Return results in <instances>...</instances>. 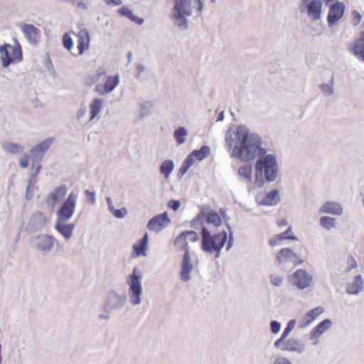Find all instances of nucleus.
I'll list each match as a JSON object with an SVG mask.
<instances>
[{
  "instance_id": "obj_59",
  "label": "nucleus",
  "mask_w": 364,
  "mask_h": 364,
  "mask_svg": "<svg viewBox=\"0 0 364 364\" xmlns=\"http://www.w3.org/2000/svg\"><path fill=\"white\" fill-rule=\"evenodd\" d=\"M37 181H38V176H36L35 173H31L30 176H28L27 183L36 186Z\"/></svg>"
},
{
  "instance_id": "obj_64",
  "label": "nucleus",
  "mask_w": 364,
  "mask_h": 364,
  "mask_svg": "<svg viewBox=\"0 0 364 364\" xmlns=\"http://www.w3.org/2000/svg\"><path fill=\"white\" fill-rule=\"evenodd\" d=\"M274 364H291L290 362L286 358H277Z\"/></svg>"
},
{
  "instance_id": "obj_39",
  "label": "nucleus",
  "mask_w": 364,
  "mask_h": 364,
  "mask_svg": "<svg viewBox=\"0 0 364 364\" xmlns=\"http://www.w3.org/2000/svg\"><path fill=\"white\" fill-rule=\"evenodd\" d=\"M152 105L150 102H145L140 105V119H143L144 117L148 116L151 113Z\"/></svg>"
},
{
  "instance_id": "obj_15",
  "label": "nucleus",
  "mask_w": 364,
  "mask_h": 364,
  "mask_svg": "<svg viewBox=\"0 0 364 364\" xmlns=\"http://www.w3.org/2000/svg\"><path fill=\"white\" fill-rule=\"evenodd\" d=\"M119 83V77L118 74L114 76L109 75L107 77L105 82L102 84H97L95 86V91L100 95H106L113 91Z\"/></svg>"
},
{
  "instance_id": "obj_1",
  "label": "nucleus",
  "mask_w": 364,
  "mask_h": 364,
  "mask_svg": "<svg viewBox=\"0 0 364 364\" xmlns=\"http://www.w3.org/2000/svg\"><path fill=\"white\" fill-rule=\"evenodd\" d=\"M236 136L237 141L232 154L233 156L243 161H250L266 153L265 149L260 146L259 141L247 132L237 131Z\"/></svg>"
},
{
  "instance_id": "obj_7",
  "label": "nucleus",
  "mask_w": 364,
  "mask_h": 364,
  "mask_svg": "<svg viewBox=\"0 0 364 364\" xmlns=\"http://www.w3.org/2000/svg\"><path fill=\"white\" fill-rule=\"evenodd\" d=\"M226 240L227 234L225 231L211 236L206 230V252L214 253V257H218Z\"/></svg>"
},
{
  "instance_id": "obj_60",
  "label": "nucleus",
  "mask_w": 364,
  "mask_h": 364,
  "mask_svg": "<svg viewBox=\"0 0 364 364\" xmlns=\"http://www.w3.org/2000/svg\"><path fill=\"white\" fill-rule=\"evenodd\" d=\"M107 73L104 68L100 67L95 71L96 81H97L101 76L105 75Z\"/></svg>"
},
{
  "instance_id": "obj_8",
  "label": "nucleus",
  "mask_w": 364,
  "mask_h": 364,
  "mask_svg": "<svg viewBox=\"0 0 364 364\" xmlns=\"http://www.w3.org/2000/svg\"><path fill=\"white\" fill-rule=\"evenodd\" d=\"M55 138L52 136L47 137L43 141L33 146L30 149V153L31 154V168L34 169V166H36V163L41 162L44 154L50 147L52 144L54 142Z\"/></svg>"
},
{
  "instance_id": "obj_32",
  "label": "nucleus",
  "mask_w": 364,
  "mask_h": 364,
  "mask_svg": "<svg viewBox=\"0 0 364 364\" xmlns=\"http://www.w3.org/2000/svg\"><path fill=\"white\" fill-rule=\"evenodd\" d=\"M174 162L171 159L164 161L159 167V171L166 178H168L174 169Z\"/></svg>"
},
{
  "instance_id": "obj_57",
  "label": "nucleus",
  "mask_w": 364,
  "mask_h": 364,
  "mask_svg": "<svg viewBox=\"0 0 364 364\" xmlns=\"http://www.w3.org/2000/svg\"><path fill=\"white\" fill-rule=\"evenodd\" d=\"M44 66L48 70H53L54 68L52 60L48 54L46 55Z\"/></svg>"
},
{
  "instance_id": "obj_18",
  "label": "nucleus",
  "mask_w": 364,
  "mask_h": 364,
  "mask_svg": "<svg viewBox=\"0 0 364 364\" xmlns=\"http://www.w3.org/2000/svg\"><path fill=\"white\" fill-rule=\"evenodd\" d=\"M193 269L191 255L188 250H186L183 254L181 269L180 272L181 279L183 282H188L191 279V272Z\"/></svg>"
},
{
  "instance_id": "obj_48",
  "label": "nucleus",
  "mask_w": 364,
  "mask_h": 364,
  "mask_svg": "<svg viewBox=\"0 0 364 364\" xmlns=\"http://www.w3.org/2000/svg\"><path fill=\"white\" fill-rule=\"evenodd\" d=\"M167 206L168 208L176 211L180 208L181 202L179 200L171 199L168 202Z\"/></svg>"
},
{
  "instance_id": "obj_2",
  "label": "nucleus",
  "mask_w": 364,
  "mask_h": 364,
  "mask_svg": "<svg viewBox=\"0 0 364 364\" xmlns=\"http://www.w3.org/2000/svg\"><path fill=\"white\" fill-rule=\"evenodd\" d=\"M278 173V166L276 157L272 154H264L259 156L255 164V175L254 183L262 186L264 179L273 181Z\"/></svg>"
},
{
  "instance_id": "obj_52",
  "label": "nucleus",
  "mask_w": 364,
  "mask_h": 364,
  "mask_svg": "<svg viewBox=\"0 0 364 364\" xmlns=\"http://www.w3.org/2000/svg\"><path fill=\"white\" fill-rule=\"evenodd\" d=\"M270 282L274 286H279L282 282V278L277 274H272Z\"/></svg>"
},
{
  "instance_id": "obj_51",
  "label": "nucleus",
  "mask_w": 364,
  "mask_h": 364,
  "mask_svg": "<svg viewBox=\"0 0 364 364\" xmlns=\"http://www.w3.org/2000/svg\"><path fill=\"white\" fill-rule=\"evenodd\" d=\"M294 325H295V321L294 320H291L287 327L285 328V329L284 330L283 333H282V336L283 338H286L288 334L289 333V332L293 329V328L294 327Z\"/></svg>"
},
{
  "instance_id": "obj_62",
  "label": "nucleus",
  "mask_w": 364,
  "mask_h": 364,
  "mask_svg": "<svg viewBox=\"0 0 364 364\" xmlns=\"http://www.w3.org/2000/svg\"><path fill=\"white\" fill-rule=\"evenodd\" d=\"M42 168V166L41 162L36 163V166H34V169H31V173H35L36 176H38Z\"/></svg>"
},
{
  "instance_id": "obj_16",
  "label": "nucleus",
  "mask_w": 364,
  "mask_h": 364,
  "mask_svg": "<svg viewBox=\"0 0 364 364\" xmlns=\"http://www.w3.org/2000/svg\"><path fill=\"white\" fill-rule=\"evenodd\" d=\"M345 5L343 3L337 1L333 4L328 11V23L329 26H333L335 24L338 20H340L344 13Z\"/></svg>"
},
{
  "instance_id": "obj_3",
  "label": "nucleus",
  "mask_w": 364,
  "mask_h": 364,
  "mask_svg": "<svg viewBox=\"0 0 364 364\" xmlns=\"http://www.w3.org/2000/svg\"><path fill=\"white\" fill-rule=\"evenodd\" d=\"M191 4V0H175L171 16L174 25L181 30L184 31L188 28L187 17L192 15Z\"/></svg>"
},
{
  "instance_id": "obj_54",
  "label": "nucleus",
  "mask_w": 364,
  "mask_h": 364,
  "mask_svg": "<svg viewBox=\"0 0 364 364\" xmlns=\"http://www.w3.org/2000/svg\"><path fill=\"white\" fill-rule=\"evenodd\" d=\"M282 241L280 235H275L269 240V244L270 246L274 247L280 245Z\"/></svg>"
},
{
  "instance_id": "obj_58",
  "label": "nucleus",
  "mask_w": 364,
  "mask_h": 364,
  "mask_svg": "<svg viewBox=\"0 0 364 364\" xmlns=\"http://www.w3.org/2000/svg\"><path fill=\"white\" fill-rule=\"evenodd\" d=\"M280 330V323L276 321L271 322V331L274 333H277Z\"/></svg>"
},
{
  "instance_id": "obj_28",
  "label": "nucleus",
  "mask_w": 364,
  "mask_h": 364,
  "mask_svg": "<svg viewBox=\"0 0 364 364\" xmlns=\"http://www.w3.org/2000/svg\"><path fill=\"white\" fill-rule=\"evenodd\" d=\"M352 51L364 61V31L360 32V37L354 41Z\"/></svg>"
},
{
  "instance_id": "obj_47",
  "label": "nucleus",
  "mask_w": 364,
  "mask_h": 364,
  "mask_svg": "<svg viewBox=\"0 0 364 364\" xmlns=\"http://www.w3.org/2000/svg\"><path fill=\"white\" fill-rule=\"evenodd\" d=\"M35 188V186L27 183L25 196V198L26 200H30L33 198Z\"/></svg>"
},
{
  "instance_id": "obj_37",
  "label": "nucleus",
  "mask_w": 364,
  "mask_h": 364,
  "mask_svg": "<svg viewBox=\"0 0 364 364\" xmlns=\"http://www.w3.org/2000/svg\"><path fill=\"white\" fill-rule=\"evenodd\" d=\"M174 243L176 245H178L181 247V250H185V251L188 249V242L187 238L186 237L184 231L181 232L175 239Z\"/></svg>"
},
{
  "instance_id": "obj_11",
  "label": "nucleus",
  "mask_w": 364,
  "mask_h": 364,
  "mask_svg": "<svg viewBox=\"0 0 364 364\" xmlns=\"http://www.w3.org/2000/svg\"><path fill=\"white\" fill-rule=\"evenodd\" d=\"M48 219L43 212L33 213L27 223L26 229L30 232L41 230L47 224Z\"/></svg>"
},
{
  "instance_id": "obj_36",
  "label": "nucleus",
  "mask_w": 364,
  "mask_h": 364,
  "mask_svg": "<svg viewBox=\"0 0 364 364\" xmlns=\"http://www.w3.org/2000/svg\"><path fill=\"white\" fill-rule=\"evenodd\" d=\"M206 222L211 223L215 226H219L221 224L222 220L220 215L214 211L209 212L206 215Z\"/></svg>"
},
{
  "instance_id": "obj_19",
  "label": "nucleus",
  "mask_w": 364,
  "mask_h": 364,
  "mask_svg": "<svg viewBox=\"0 0 364 364\" xmlns=\"http://www.w3.org/2000/svg\"><path fill=\"white\" fill-rule=\"evenodd\" d=\"M149 235L146 232L142 237L133 245L132 257L146 256L148 250Z\"/></svg>"
},
{
  "instance_id": "obj_21",
  "label": "nucleus",
  "mask_w": 364,
  "mask_h": 364,
  "mask_svg": "<svg viewBox=\"0 0 364 364\" xmlns=\"http://www.w3.org/2000/svg\"><path fill=\"white\" fill-rule=\"evenodd\" d=\"M75 226V224L73 223H66L65 222H62L60 220H55L54 228L56 231L60 233L65 239L69 240L73 235Z\"/></svg>"
},
{
  "instance_id": "obj_44",
  "label": "nucleus",
  "mask_w": 364,
  "mask_h": 364,
  "mask_svg": "<svg viewBox=\"0 0 364 364\" xmlns=\"http://www.w3.org/2000/svg\"><path fill=\"white\" fill-rule=\"evenodd\" d=\"M362 20V16L356 10H353L351 12V23L353 26H358Z\"/></svg>"
},
{
  "instance_id": "obj_14",
  "label": "nucleus",
  "mask_w": 364,
  "mask_h": 364,
  "mask_svg": "<svg viewBox=\"0 0 364 364\" xmlns=\"http://www.w3.org/2000/svg\"><path fill=\"white\" fill-rule=\"evenodd\" d=\"M291 282L299 289H304L310 285L311 277L304 269H298L290 277Z\"/></svg>"
},
{
  "instance_id": "obj_27",
  "label": "nucleus",
  "mask_w": 364,
  "mask_h": 364,
  "mask_svg": "<svg viewBox=\"0 0 364 364\" xmlns=\"http://www.w3.org/2000/svg\"><path fill=\"white\" fill-rule=\"evenodd\" d=\"M331 326V321L329 319H324L315 326L311 331V338L316 340L324 332H326Z\"/></svg>"
},
{
  "instance_id": "obj_30",
  "label": "nucleus",
  "mask_w": 364,
  "mask_h": 364,
  "mask_svg": "<svg viewBox=\"0 0 364 364\" xmlns=\"http://www.w3.org/2000/svg\"><path fill=\"white\" fill-rule=\"evenodd\" d=\"M103 105V100L101 98H94L90 104V119H94L100 112Z\"/></svg>"
},
{
  "instance_id": "obj_17",
  "label": "nucleus",
  "mask_w": 364,
  "mask_h": 364,
  "mask_svg": "<svg viewBox=\"0 0 364 364\" xmlns=\"http://www.w3.org/2000/svg\"><path fill=\"white\" fill-rule=\"evenodd\" d=\"M277 259L279 264H284L291 262L298 264L302 262V260H301L296 254L290 248L281 249L277 255Z\"/></svg>"
},
{
  "instance_id": "obj_34",
  "label": "nucleus",
  "mask_w": 364,
  "mask_h": 364,
  "mask_svg": "<svg viewBox=\"0 0 364 364\" xmlns=\"http://www.w3.org/2000/svg\"><path fill=\"white\" fill-rule=\"evenodd\" d=\"M188 131L184 127H179L173 132V137L178 145L185 143Z\"/></svg>"
},
{
  "instance_id": "obj_45",
  "label": "nucleus",
  "mask_w": 364,
  "mask_h": 364,
  "mask_svg": "<svg viewBox=\"0 0 364 364\" xmlns=\"http://www.w3.org/2000/svg\"><path fill=\"white\" fill-rule=\"evenodd\" d=\"M346 262V266L345 268H346V271H350L352 269L355 268L357 266V262H356L355 258L351 255H350L347 257Z\"/></svg>"
},
{
  "instance_id": "obj_46",
  "label": "nucleus",
  "mask_w": 364,
  "mask_h": 364,
  "mask_svg": "<svg viewBox=\"0 0 364 364\" xmlns=\"http://www.w3.org/2000/svg\"><path fill=\"white\" fill-rule=\"evenodd\" d=\"M117 13L120 16L127 17L129 19L131 18V16L134 14L130 9H129L128 7H126V6H123V7L119 8L117 10Z\"/></svg>"
},
{
  "instance_id": "obj_38",
  "label": "nucleus",
  "mask_w": 364,
  "mask_h": 364,
  "mask_svg": "<svg viewBox=\"0 0 364 364\" xmlns=\"http://www.w3.org/2000/svg\"><path fill=\"white\" fill-rule=\"evenodd\" d=\"M63 47L68 50H70L73 48L74 42L73 38L68 32L65 33L63 36Z\"/></svg>"
},
{
  "instance_id": "obj_33",
  "label": "nucleus",
  "mask_w": 364,
  "mask_h": 364,
  "mask_svg": "<svg viewBox=\"0 0 364 364\" xmlns=\"http://www.w3.org/2000/svg\"><path fill=\"white\" fill-rule=\"evenodd\" d=\"M237 173L241 178L245 179L247 182L252 183V168L250 164L240 166Z\"/></svg>"
},
{
  "instance_id": "obj_41",
  "label": "nucleus",
  "mask_w": 364,
  "mask_h": 364,
  "mask_svg": "<svg viewBox=\"0 0 364 364\" xmlns=\"http://www.w3.org/2000/svg\"><path fill=\"white\" fill-rule=\"evenodd\" d=\"M320 224L326 229H331L335 226V220L330 217H321Z\"/></svg>"
},
{
  "instance_id": "obj_26",
  "label": "nucleus",
  "mask_w": 364,
  "mask_h": 364,
  "mask_svg": "<svg viewBox=\"0 0 364 364\" xmlns=\"http://www.w3.org/2000/svg\"><path fill=\"white\" fill-rule=\"evenodd\" d=\"M324 309L321 306L316 307L306 313L301 321V326L306 327L310 325L318 316L322 314Z\"/></svg>"
},
{
  "instance_id": "obj_49",
  "label": "nucleus",
  "mask_w": 364,
  "mask_h": 364,
  "mask_svg": "<svg viewBox=\"0 0 364 364\" xmlns=\"http://www.w3.org/2000/svg\"><path fill=\"white\" fill-rule=\"evenodd\" d=\"M297 343L294 340H288L284 346L282 348L283 350H294L296 349V346Z\"/></svg>"
},
{
  "instance_id": "obj_61",
  "label": "nucleus",
  "mask_w": 364,
  "mask_h": 364,
  "mask_svg": "<svg viewBox=\"0 0 364 364\" xmlns=\"http://www.w3.org/2000/svg\"><path fill=\"white\" fill-rule=\"evenodd\" d=\"M106 4L111 6H119L122 4V0H104Z\"/></svg>"
},
{
  "instance_id": "obj_43",
  "label": "nucleus",
  "mask_w": 364,
  "mask_h": 364,
  "mask_svg": "<svg viewBox=\"0 0 364 364\" xmlns=\"http://www.w3.org/2000/svg\"><path fill=\"white\" fill-rule=\"evenodd\" d=\"M188 241L195 242L199 240L198 234L195 230H184Z\"/></svg>"
},
{
  "instance_id": "obj_23",
  "label": "nucleus",
  "mask_w": 364,
  "mask_h": 364,
  "mask_svg": "<svg viewBox=\"0 0 364 364\" xmlns=\"http://www.w3.org/2000/svg\"><path fill=\"white\" fill-rule=\"evenodd\" d=\"M90 37L87 29H81L78 32L77 50L78 54L82 55L83 53L90 47Z\"/></svg>"
},
{
  "instance_id": "obj_42",
  "label": "nucleus",
  "mask_w": 364,
  "mask_h": 364,
  "mask_svg": "<svg viewBox=\"0 0 364 364\" xmlns=\"http://www.w3.org/2000/svg\"><path fill=\"white\" fill-rule=\"evenodd\" d=\"M110 213H112L115 218L119 219L124 218L128 213L127 209L124 207L119 209L114 208Z\"/></svg>"
},
{
  "instance_id": "obj_22",
  "label": "nucleus",
  "mask_w": 364,
  "mask_h": 364,
  "mask_svg": "<svg viewBox=\"0 0 364 364\" xmlns=\"http://www.w3.org/2000/svg\"><path fill=\"white\" fill-rule=\"evenodd\" d=\"M205 159V144L201 145L200 149H194L183 160V163L186 166H188L191 168L195 161L198 160V161H201Z\"/></svg>"
},
{
  "instance_id": "obj_56",
  "label": "nucleus",
  "mask_w": 364,
  "mask_h": 364,
  "mask_svg": "<svg viewBox=\"0 0 364 364\" xmlns=\"http://www.w3.org/2000/svg\"><path fill=\"white\" fill-rule=\"evenodd\" d=\"M190 168L188 166L182 162L181 167L179 168L178 176L179 178H181L189 169Z\"/></svg>"
},
{
  "instance_id": "obj_12",
  "label": "nucleus",
  "mask_w": 364,
  "mask_h": 364,
  "mask_svg": "<svg viewBox=\"0 0 364 364\" xmlns=\"http://www.w3.org/2000/svg\"><path fill=\"white\" fill-rule=\"evenodd\" d=\"M205 220V205H200V211L198 215L194 217L190 223L191 227L193 229H198L199 227L200 228V237H201V243L200 247L201 250L205 252V226L203 225V221Z\"/></svg>"
},
{
  "instance_id": "obj_4",
  "label": "nucleus",
  "mask_w": 364,
  "mask_h": 364,
  "mask_svg": "<svg viewBox=\"0 0 364 364\" xmlns=\"http://www.w3.org/2000/svg\"><path fill=\"white\" fill-rule=\"evenodd\" d=\"M143 275L139 269L134 267L132 274L127 278V284L129 286L128 294L130 303L136 306L141 304V296L143 292L142 281Z\"/></svg>"
},
{
  "instance_id": "obj_24",
  "label": "nucleus",
  "mask_w": 364,
  "mask_h": 364,
  "mask_svg": "<svg viewBox=\"0 0 364 364\" xmlns=\"http://www.w3.org/2000/svg\"><path fill=\"white\" fill-rule=\"evenodd\" d=\"M68 192V188L66 185L62 184L58 187H55L53 191L49 193L47 197V203H50L53 201L54 204L58 203L64 198Z\"/></svg>"
},
{
  "instance_id": "obj_9",
  "label": "nucleus",
  "mask_w": 364,
  "mask_h": 364,
  "mask_svg": "<svg viewBox=\"0 0 364 364\" xmlns=\"http://www.w3.org/2000/svg\"><path fill=\"white\" fill-rule=\"evenodd\" d=\"M127 301L125 294H119L114 291H110L105 301L103 309L107 313L121 309Z\"/></svg>"
},
{
  "instance_id": "obj_40",
  "label": "nucleus",
  "mask_w": 364,
  "mask_h": 364,
  "mask_svg": "<svg viewBox=\"0 0 364 364\" xmlns=\"http://www.w3.org/2000/svg\"><path fill=\"white\" fill-rule=\"evenodd\" d=\"M358 285L355 286L353 284H350L347 287V291L350 294H357L358 293L360 289H362L363 285V280L360 275L358 276Z\"/></svg>"
},
{
  "instance_id": "obj_63",
  "label": "nucleus",
  "mask_w": 364,
  "mask_h": 364,
  "mask_svg": "<svg viewBox=\"0 0 364 364\" xmlns=\"http://www.w3.org/2000/svg\"><path fill=\"white\" fill-rule=\"evenodd\" d=\"M145 70V67L144 65H143L142 64H138L136 65V71H137V73H136V78H139V76H140V74L141 73H143Z\"/></svg>"
},
{
  "instance_id": "obj_50",
  "label": "nucleus",
  "mask_w": 364,
  "mask_h": 364,
  "mask_svg": "<svg viewBox=\"0 0 364 364\" xmlns=\"http://www.w3.org/2000/svg\"><path fill=\"white\" fill-rule=\"evenodd\" d=\"M29 159L30 156L27 154H25L18 161L19 166L21 168H27L29 165Z\"/></svg>"
},
{
  "instance_id": "obj_5",
  "label": "nucleus",
  "mask_w": 364,
  "mask_h": 364,
  "mask_svg": "<svg viewBox=\"0 0 364 364\" xmlns=\"http://www.w3.org/2000/svg\"><path fill=\"white\" fill-rule=\"evenodd\" d=\"M0 58L3 68H8L11 63L23 60V53L21 44L15 39L14 46L4 43L0 46Z\"/></svg>"
},
{
  "instance_id": "obj_31",
  "label": "nucleus",
  "mask_w": 364,
  "mask_h": 364,
  "mask_svg": "<svg viewBox=\"0 0 364 364\" xmlns=\"http://www.w3.org/2000/svg\"><path fill=\"white\" fill-rule=\"evenodd\" d=\"M279 200V195L277 190H273L267 193L259 200V203L265 205H274Z\"/></svg>"
},
{
  "instance_id": "obj_35",
  "label": "nucleus",
  "mask_w": 364,
  "mask_h": 364,
  "mask_svg": "<svg viewBox=\"0 0 364 364\" xmlns=\"http://www.w3.org/2000/svg\"><path fill=\"white\" fill-rule=\"evenodd\" d=\"M3 149L4 151L12 154H16L18 153L23 152L24 148L22 145L14 143V142H7L3 146Z\"/></svg>"
},
{
  "instance_id": "obj_6",
  "label": "nucleus",
  "mask_w": 364,
  "mask_h": 364,
  "mask_svg": "<svg viewBox=\"0 0 364 364\" xmlns=\"http://www.w3.org/2000/svg\"><path fill=\"white\" fill-rule=\"evenodd\" d=\"M77 198V193L71 191L69 193L55 212L56 220L66 222L73 216L76 209Z\"/></svg>"
},
{
  "instance_id": "obj_20",
  "label": "nucleus",
  "mask_w": 364,
  "mask_h": 364,
  "mask_svg": "<svg viewBox=\"0 0 364 364\" xmlns=\"http://www.w3.org/2000/svg\"><path fill=\"white\" fill-rule=\"evenodd\" d=\"M323 2L321 0H312L307 5V14L312 21L321 18Z\"/></svg>"
},
{
  "instance_id": "obj_10",
  "label": "nucleus",
  "mask_w": 364,
  "mask_h": 364,
  "mask_svg": "<svg viewBox=\"0 0 364 364\" xmlns=\"http://www.w3.org/2000/svg\"><path fill=\"white\" fill-rule=\"evenodd\" d=\"M171 222L168 212L164 211L152 217L148 222L147 228L149 230L158 233L167 228Z\"/></svg>"
},
{
  "instance_id": "obj_55",
  "label": "nucleus",
  "mask_w": 364,
  "mask_h": 364,
  "mask_svg": "<svg viewBox=\"0 0 364 364\" xmlns=\"http://www.w3.org/2000/svg\"><path fill=\"white\" fill-rule=\"evenodd\" d=\"M129 20L139 26L142 25L144 22V20L143 18L139 17V16L135 15L134 14H132V16H131Z\"/></svg>"
},
{
  "instance_id": "obj_53",
  "label": "nucleus",
  "mask_w": 364,
  "mask_h": 364,
  "mask_svg": "<svg viewBox=\"0 0 364 364\" xmlns=\"http://www.w3.org/2000/svg\"><path fill=\"white\" fill-rule=\"evenodd\" d=\"M85 195L90 203H95L96 201V193L95 191H90L89 190L85 191Z\"/></svg>"
},
{
  "instance_id": "obj_25",
  "label": "nucleus",
  "mask_w": 364,
  "mask_h": 364,
  "mask_svg": "<svg viewBox=\"0 0 364 364\" xmlns=\"http://www.w3.org/2000/svg\"><path fill=\"white\" fill-rule=\"evenodd\" d=\"M21 31L30 43H36L39 30L33 24L25 23L21 27Z\"/></svg>"
},
{
  "instance_id": "obj_13",
  "label": "nucleus",
  "mask_w": 364,
  "mask_h": 364,
  "mask_svg": "<svg viewBox=\"0 0 364 364\" xmlns=\"http://www.w3.org/2000/svg\"><path fill=\"white\" fill-rule=\"evenodd\" d=\"M36 247L40 252L47 254L50 252L54 245L55 237L48 234H39L35 237Z\"/></svg>"
},
{
  "instance_id": "obj_29",
  "label": "nucleus",
  "mask_w": 364,
  "mask_h": 364,
  "mask_svg": "<svg viewBox=\"0 0 364 364\" xmlns=\"http://www.w3.org/2000/svg\"><path fill=\"white\" fill-rule=\"evenodd\" d=\"M342 207L336 202H326L321 208V212L331 213L333 215H341L342 213Z\"/></svg>"
}]
</instances>
